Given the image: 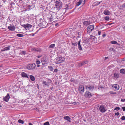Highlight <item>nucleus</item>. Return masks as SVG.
<instances>
[{
	"instance_id": "1",
	"label": "nucleus",
	"mask_w": 125,
	"mask_h": 125,
	"mask_svg": "<svg viewBox=\"0 0 125 125\" xmlns=\"http://www.w3.org/2000/svg\"><path fill=\"white\" fill-rule=\"evenodd\" d=\"M55 3V8L57 10H59L62 8V3L61 0L56 1Z\"/></svg>"
},
{
	"instance_id": "2",
	"label": "nucleus",
	"mask_w": 125,
	"mask_h": 125,
	"mask_svg": "<svg viewBox=\"0 0 125 125\" xmlns=\"http://www.w3.org/2000/svg\"><path fill=\"white\" fill-rule=\"evenodd\" d=\"M36 67L35 64L33 63L28 64L27 66V69L30 70H32L35 69Z\"/></svg>"
},
{
	"instance_id": "3",
	"label": "nucleus",
	"mask_w": 125,
	"mask_h": 125,
	"mask_svg": "<svg viewBox=\"0 0 125 125\" xmlns=\"http://www.w3.org/2000/svg\"><path fill=\"white\" fill-rule=\"evenodd\" d=\"M65 60V58L64 57H59L57 58L55 61V63L56 64L64 62Z\"/></svg>"
},
{
	"instance_id": "4",
	"label": "nucleus",
	"mask_w": 125,
	"mask_h": 125,
	"mask_svg": "<svg viewBox=\"0 0 125 125\" xmlns=\"http://www.w3.org/2000/svg\"><path fill=\"white\" fill-rule=\"evenodd\" d=\"M85 88L86 89L92 91L94 88V86L93 85L90 84L87 85L86 86Z\"/></svg>"
},
{
	"instance_id": "5",
	"label": "nucleus",
	"mask_w": 125,
	"mask_h": 125,
	"mask_svg": "<svg viewBox=\"0 0 125 125\" xmlns=\"http://www.w3.org/2000/svg\"><path fill=\"white\" fill-rule=\"evenodd\" d=\"M94 28V26L93 25L89 26L87 28V31L88 33H90L93 30Z\"/></svg>"
},
{
	"instance_id": "6",
	"label": "nucleus",
	"mask_w": 125,
	"mask_h": 125,
	"mask_svg": "<svg viewBox=\"0 0 125 125\" xmlns=\"http://www.w3.org/2000/svg\"><path fill=\"white\" fill-rule=\"evenodd\" d=\"M22 27L25 28L26 30H29L31 28L32 26L29 24H26L21 25Z\"/></svg>"
},
{
	"instance_id": "7",
	"label": "nucleus",
	"mask_w": 125,
	"mask_h": 125,
	"mask_svg": "<svg viewBox=\"0 0 125 125\" xmlns=\"http://www.w3.org/2000/svg\"><path fill=\"white\" fill-rule=\"evenodd\" d=\"M78 90L79 92L81 94H83L84 91V88L83 85H80L79 86Z\"/></svg>"
},
{
	"instance_id": "8",
	"label": "nucleus",
	"mask_w": 125,
	"mask_h": 125,
	"mask_svg": "<svg viewBox=\"0 0 125 125\" xmlns=\"http://www.w3.org/2000/svg\"><path fill=\"white\" fill-rule=\"evenodd\" d=\"M52 82L51 80L49 79L48 82H47L45 81H43L42 83V84H44L43 85L44 86L45 85L47 86H49L50 85V83H51Z\"/></svg>"
},
{
	"instance_id": "9",
	"label": "nucleus",
	"mask_w": 125,
	"mask_h": 125,
	"mask_svg": "<svg viewBox=\"0 0 125 125\" xmlns=\"http://www.w3.org/2000/svg\"><path fill=\"white\" fill-rule=\"evenodd\" d=\"M99 110L101 112L103 113L106 111V109L104 107L103 105H100L99 108Z\"/></svg>"
},
{
	"instance_id": "10",
	"label": "nucleus",
	"mask_w": 125,
	"mask_h": 125,
	"mask_svg": "<svg viewBox=\"0 0 125 125\" xmlns=\"http://www.w3.org/2000/svg\"><path fill=\"white\" fill-rule=\"evenodd\" d=\"M47 58L46 56L43 57L42 59L41 62L42 64L44 65L47 63Z\"/></svg>"
},
{
	"instance_id": "11",
	"label": "nucleus",
	"mask_w": 125,
	"mask_h": 125,
	"mask_svg": "<svg viewBox=\"0 0 125 125\" xmlns=\"http://www.w3.org/2000/svg\"><path fill=\"white\" fill-rule=\"evenodd\" d=\"M85 96L88 98L91 97L92 95L90 92L88 91H86L84 94Z\"/></svg>"
},
{
	"instance_id": "12",
	"label": "nucleus",
	"mask_w": 125,
	"mask_h": 125,
	"mask_svg": "<svg viewBox=\"0 0 125 125\" xmlns=\"http://www.w3.org/2000/svg\"><path fill=\"white\" fill-rule=\"evenodd\" d=\"M10 97L9 94H7V95L5 97H3V100L7 102L9 101Z\"/></svg>"
},
{
	"instance_id": "13",
	"label": "nucleus",
	"mask_w": 125,
	"mask_h": 125,
	"mask_svg": "<svg viewBox=\"0 0 125 125\" xmlns=\"http://www.w3.org/2000/svg\"><path fill=\"white\" fill-rule=\"evenodd\" d=\"M112 87L114 89V90L116 91H118L119 89V87L117 84H114L112 86Z\"/></svg>"
},
{
	"instance_id": "14",
	"label": "nucleus",
	"mask_w": 125,
	"mask_h": 125,
	"mask_svg": "<svg viewBox=\"0 0 125 125\" xmlns=\"http://www.w3.org/2000/svg\"><path fill=\"white\" fill-rule=\"evenodd\" d=\"M8 29L10 30L11 31H14L15 29V27L13 25H10L8 27Z\"/></svg>"
},
{
	"instance_id": "15",
	"label": "nucleus",
	"mask_w": 125,
	"mask_h": 125,
	"mask_svg": "<svg viewBox=\"0 0 125 125\" xmlns=\"http://www.w3.org/2000/svg\"><path fill=\"white\" fill-rule=\"evenodd\" d=\"M97 39L96 37L95 36L91 35L90 36L89 40L92 41H95Z\"/></svg>"
},
{
	"instance_id": "16",
	"label": "nucleus",
	"mask_w": 125,
	"mask_h": 125,
	"mask_svg": "<svg viewBox=\"0 0 125 125\" xmlns=\"http://www.w3.org/2000/svg\"><path fill=\"white\" fill-rule=\"evenodd\" d=\"M88 63V61H83L82 62L78 64V65L79 67H81V66L87 63Z\"/></svg>"
},
{
	"instance_id": "17",
	"label": "nucleus",
	"mask_w": 125,
	"mask_h": 125,
	"mask_svg": "<svg viewBox=\"0 0 125 125\" xmlns=\"http://www.w3.org/2000/svg\"><path fill=\"white\" fill-rule=\"evenodd\" d=\"M65 34L68 36H72L71 31L68 30L67 31L65 32Z\"/></svg>"
},
{
	"instance_id": "18",
	"label": "nucleus",
	"mask_w": 125,
	"mask_h": 125,
	"mask_svg": "<svg viewBox=\"0 0 125 125\" xmlns=\"http://www.w3.org/2000/svg\"><path fill=\"white\" fill-rule=\"evenodd\" d=\"M91 23V22L89 21H85L83 22V24L85 26L89 25Z\"/></svg>"
},
{
	"instance_id": "19",
	"label": "nucleus",
	"mask_w": 125,
	"mask_h": 125,
	"mask_svg": "<svg viewBox=\"0 0 125 125\" xmlns=\"http://www.w3.org/2000/svg\"><path fill=\"white\" fill-rule=\"evenodd\" d=\"M103 13L105 15H110V12L109 11L107 10H105L103 12Z\"/></svg>"
},
{
	"instance_id": "20",
	"label": "nucleus",
	"mask_w": 125,
	"mask_h": 125,
	"mask_svg": "<svg viewBox=\"0 0 125 125\" xmlns=\"http://www.w3.org/2000/svg\"><path fill=\"white\" fill-rule=\"evenodd\" d=\"M63 118L65 120L68 121L69 122H71V118L68 116H65Z\"/></svg>"
},
{
	"instance_id": "21",
	"label": "nucleus",
	"mask_w": 125,
	"mask_h": 125,
	"mask_svg": "<svg viewBox=\"0 0 125 125\" xmlns=\"http://www.w3.org/2000/svg\"><path fill=\"white\" fill-rule=\"evenodd\" d=\"M21 75L23 77H25L27 78H29L28 75L24 72H22L21 73Z\"/></svg>"
},
{
	"instance_id": "22",
	"label": "nucleus",
	"mask_w": 125,
	"mask_h": 125,
	"mask_svg": "<svg viewBox=\"0 0 125 125\" xmlns=\"http://www.w3.org/2000/svg\"><path fill=\"white\" fill-rule=\"evenodd\" d=\"M81 41H79V42H78V49L79 50H80L81 51L82 50V48L81 46V45H80V43Z\"/></svg>"
},
{
	"instance_id": "23",
	"label": "nucleus",
	"mask_w": 125,
	"mask_h": 125,
	"mask_svg": "<svg viewBox=\"0 0 125 125\" xmlns=\"http://www.w3.org/2000/svg\"><path fill=\"white\" fill-rule=\"evenodd\" d=\"M83 0H80L79 1L77 2L76 4L77 5V6H79L80 5L81 3H83V4H84L85 3V2H84L83 3Z\"/></svg>"
},
{
	"instance_id": "24",
	"label": "nucleus",
	"mask_w": 125,
	"mask_h": 125,
	"mask_svg": "<svg viewBox=\"0 0 125 125\" xmlns=\"http://www.w3.org/2000/svg\"><path fill=\"white\" fill-rule=\"evenodd\" d=\"M102 1H101L100 2H98V1H96L95 2H94L93 4V5L94 6H96L98 5H99V4H100L101 2Z\"/></svg>"
},
{
	"instance_id": "25",
	"label": "nucleus",
	"mask_w": 125,
	"mask_h": 125,
	"mask_svg": "<svg viewBox=\"0 0 125 125\" xmlns=\"http://www.w3.org/2000/svg\"><path fill=\"white\" fill-rule=\"evenodd\" d=\"M10 46H8L4 48V49H2L1 50V51H5L9 50L10 49Z\"/></svg>"
},
{
	"instance_id": "26",
	"label": "nucleus",
	"mask_w": 125,
	"mask_h": 125,
	"mask_svg": "<svg viewBox=\"0 0 125 125\" xmlns=\"http://www.w3.org/2000/svg\"><path fill=\"white\" fill-rule=\"evenodd\" d=\"M55 18V17L52 16V14H51V16L50 18H49V19L50 21H52Z\"/></svg>"
},
{
	"instance_id": "27",
	"label": "nucleus",
	"mask_w": 125,
	"mask_h": 125,
	"mask_svg": "<svg viewBox=\"0 0 125 125\" xmlns=\"http://www.w3.org/2000/svg\"><path fill=\"white\" fill-rule=\"evenodd\" d=\"M30 78L32 81H34L35 80V78L32 75H30Z\"/></svg>"
},
{
	"instance_id": "28",
	"label": "nucleus",
	"mask_w": 125,
	"mask_h": 125,
	"mask_svg": "<svg viewBox=\"0 0 125 125\" xmlns=\"http://www.w3.org/2000/svg\"><path fill=\"white\" fill-rule=\"evenodd\" d=\"M120 72L121 73L124 74L125 73V69H122L120 70Z\"/></svg>"
},
{
	"instance_id": "29",
	"label": "nucleus",
	"mask_w": 125,
	"mask_h": 125,
	"mask_svg": "<svg viewBox=\"0 0 125 125\" xmlns=\"http://www.w3.org/2000/svg\"><path fill=\"white\" fill-rule=\"evenodd\" d=\"M112 44H118V43L117 42L115 41H112L110 42Z\"/></svg>"
},
{
	"instance_id": "30",
	"label": "nucleus",
	"mask_w": 125,
	"mask_h": 125,
	"mask_svg": "<svg viewBox=\"0 0 125 125\" xmlns=\"http://www.w3.org/2000/svg\"><path fill=\"white\" fill-rule=\"evenodd\" d=\"M114 77L116 78H118L119 76V74L118 73H115L114 74Z\"/></svg>"
},
{
	"instance_id": "31",
	"label": "nucleus",
	"mask_w": 125,
	"mask_h": 125,
	"mask_svg": "<svg viewBox=\"0 0 125 125\" xmlns=\"http://www.w3.org/2000/svg\"><path fill=\"white\" fill-rule=\"evenodd\" d=\"M16 36L19 37H22L24 35L23 34H17Z\"/></svg>"
},
{
	"instance_id": "32",
	"label": "nucleus",
	"mask_w": 125,
	"mask_h": 125,
	"mask_svg": "<svg viewBox=\"0 0 125 125\" xmlns=\"http://www.w3.org/2000/svg\"><path fill=\"white\" fill-rule=\"evenodd\" d=\"M18 122L19 123H21L22 124H23L24 123V122L22 120H21V119L19 120H18Z\"/></svg>"
},
{
	"instance_id": "33",
	"label": "nucleus",
	"mask_w": 125,
	"mask_h": 125,
	"mask_svg": "<svg viewBox=\"0 0 125 125\" xmlns=\"http://www.w3.org/2000/svg\"><path fill=\"white\" fill-rule=\"evenodd\" d=\"M65 9L67 10L70 9H71L70 7L67 4L65 6Z\"/></svg>"
},
{
	"instance_id": "34",
	"label": "nucleus",
	"mask_w": 125,
	"mask_h": 125,
	"mask_svg": "<svg viewBox=\"0 0 125 125\" xmlns=\"http://www.w3.org/2000/svg\"><path fill=\"white\" fill-rule=\"evenodd\" d=\"M42 51V50L40 48H35V52H40Z\"/></svg>"
},
{
	"instance_id": "35",
	"label": "nucleus",
	"mask_w": 125,
	"mask_h": 125,
	"mask_svg": "<svg viewBox=\"0 0 125 125\" xmlns=\"http://www.w3.org/2000/svg\"><path fill=\"white\" fill-rule=\"evenodd\" d=\"M55 46V45L54 44H51L50 47V48H54Z\"/></svg>"
},
{
	"instance_id": "36",
	"label": "nucleus",
	"mask_w": 125,
	"mask_h": 125,
	"mask_svg": "<svg viewBox=\"0 0 125 125\" xmlns=\"http://www.w3.org/2000/svg\"><path fill=\"white\" fill-rule=\"evenodd\" d=\"M40 62L38 59H37L36 60V63L38 64H39L40 63Z\"/></svg>"
},
{
	"instance_id": "37",
	"label": "nucleus",
	"mask_w": 125,
	"mask_h": 125,
	"mask_svg": "<svg viewBox=\"0 0 125 125\" xmlns=\"http://www.w3.org/2000/svg\"><path fill=\"white\" fill-rule=\"evenodd\" d=\"M48 68L50 69V71H53V69L52 67L51 66H48Z\"/></svg>"
},
{
	"instance_id": "38",
	"label": "nucleus",
	"mask_w": 125,
	"mask_h": 125,
	"mask_svg": "<svg viewBox=\"0 0 125 125\" xmlns=\"http://www.w3.org/2000/svg\"><path fill=\"white\" fill-rule=\"evenodd\" d=\"M109 93L110 94H116V92H113V91H111L109 92Z\"/></svg>"
},
{
	"instance_id": "39",
	"label": "nucleus",
	"mask_w": 125,
	"mask_h": 125,
	"mask_svg": "<svg viewBox=\"0 0 125 125\" xmlns=\"http://www.w3.org/2000/svg\"><path fill=\"white\" fill-rule=\"evenodd\" d=\"M120 109V108L119 107H115V109L114 110H116V111H118V110H119Z\"/></svg>"
},
{
	"instance_id": "40",
	"label": "nucleus",
	"mask_w": 125,
	"mask_h": 125,
	"mask_svg": "<svg viewBox=\"0 0 125 125\" xmlns=\"http://www.w3.org/2000/svg\"><path fill=\"white\" fill-rule=\"evenodd\" d=\"M44 125H50L49 122H47L44 123Z\"/></svg>"
},
{
	"instance_id": "41",
	"label": "nucleus",
	"mask_w": 125,
	"mask_h": 125,
	"mask_svg": "<svg viewBox=\"0 0 125 125\" xmlns=\"http://www.w3.org/2000/svg\"><path fill=\"white\" fill-rule=\"evenodd\" d=\"M35 48L34 47L32 48L31 49V50L32 51L35 52Z\"/></svg>"
},
{
	"instance_id": "42",
	"label": "nucleus",
	"mask_w": 125,
	"mask_h": 125,
	"mask_svg": "<svg viewBox=\"0 0 125 125\" xmlns=\"http://www.w3.org/2000/svg\"><path fill=\"white\" fill-rule=\"evenodd\" d=\"M109 17L108 16H106L104 18L107 21H108L109 19Z\"/></svg>"
},
{
	"instance_id": "43",
	"label": "nucleus",
	"mask_w": 125,
	"mask_h": 125,
	"mask_svg": "<svg viewBox=\"0 0 125 125\" xmlns=\"http://www.w3.org/2000/svg\"><path fill=\"white\" fill-rule=\"evenodd\" d=\"M70 81L72 82H74V80L73 78H71L70 80Z\"/></svg>"
},
{
	"instance_id": "44",
	"label": "nucleus",
	"mask_w": 125,
	"mask_h": 125,
	"mask_svg": "<svg viewBox=\"0 0 125 125\" xmlns=\"http://www.w3.org/2000/svg\"><path fill=\"white\" fill-rule=\"evenodd\" d=\"M121 119L123 120H125V116H122Z\"/></svg>"
},
{
	"instance_id": "45",
	"label": "nucleus",
	"mask_w": 125,
	"mask_h": 125,
	"mask_svg": "<svg viewBox=\"0 0 125 125\" xmlns=\"http://www.w3.org/2000/svg\"><path fill=\"white\" fill-rule=\"evenodd\" d=\"M79 103L77 102H74L73 103V104L74 105H77L79 104Z\"/></svg>"
},
{
	"instance_id": "46",
	"label": "nucleus",
	"mask_w": 125,
	"mask_h": 125,
	"mask_svg": "<svg viewBox=\"0 0 125 125\" xmlns=\"http://www.w3.org/2000/svg\"><path fill=\"white\" fill-rule=\"evenodd\" d=\"M119 112L115 113V115L118 116L119 115Z\"/></svg>"
},
{
	"instance_id": "47",
	"label": "nucleus",
	"mask_w": 125,
	"mask_h": 125,
	"mask_svg": "<svg viewBox=\"0 0 125 125\" xmlns=\"http://www.w3.org/2000/svg\"><path fill=\"white\" fill-rule=\"evenodd\" d=\"M21 53H22V54H23L24 55H25L26 53V52L25 51H22L21 52Z\"/></svg>"
},
{
	"instance_id": "48",
	"label": "nucleus",
	"mask_w": 125,
	"mask_h": 125,
	"mask_svg": "<svg viewBox=\"0 0 125 125\" xmlns=\"http://www.w3.org/2000/svg\"><path fill=\"white\" fill-rule=\"evenodd\" d=\"M122 108L123 109V111H125V107H122Z\"/></svg>"
},
{
	"instance_id": "49",
	"label": "nucleus",
	"mask_w": 125,
	"mask_h": 125,
	"mask_svg": "<svg viewBox=\"0 0 125 125\" xmlns=\"http://www.w3.org/2000/svg\"><path fill=\"white\" fill-rule=\"evenodd\" d=\"M76 43H72V45L74 46H76L77 45Z\"/></svg>"
},
{
	"instance_id": "50",
	"label": "nucleus",
	"mask_w": 125,
	"mask_h": 125,
	"mask_svg": "<svg viewBox=\"0 0 125 125\" xmlns=\"http://www.w3.org/2000/svg\"><path fill=\"white\" fill-rule=\"evenodd\" d=\"M121 101L122 102H125V99H121Z\"/></svg>"
},
{
	"instance_id": "51",
	"label": "nucleus",
	"mask_w": 125,
	"mask_h": 125,
	"mask_svg": "<svg viewBox=\"0 0 125 125\" xmlns=\"http://www.w3.org/2000/svg\"><path fill=\"white\" fill-rule=\"evenodd\" d=\"M110 50L111 51H113V52H114L115 51L114 49L112 48H111L110 49Z\"/></svg>"
},
{
	"instance_id": "52",
	"label": "nucleus",
	"mask_w": 125,
	"mask_h": 125,
	"mask_svg": "<svg viewBox=\"0 0 125 125\" xmlns=\"http://www.w3.org/2000/svg\"><path fill=\"white\" fill-rule=\"evenodd\" d=\"M101 33V32L100 31H99L98 32V34L99 35H100Z\"/></svg>"
},
{
	"instance_id": "53",
	"label": "nucleus",
	"mask_w": 125,
	"mask_h": 125,
	"mask_svg": "<svg viewBox=\"0 0 125 125\" xmlns=\"http://www.w3.org/2000/svg\"><path fill=\"white\" fill-rule=\"evenodd\" d=\"M106 36V34H105V33H104V34H103V35H102V36L104 37H105Z\"/></svg>"
},
{
	"instance_id": "54",
	"label": "nucleus",
	"mask_w": 125,
	"mask_h": 125,
	"mask_svg": "<svg viewBox=\"0 0 125 125\" xmlns=\"http://www.w3.org/2000/svg\"><path fill=\"white\" fill-rule=\"evenodd\" d=\"M122 6L125 8V3H124L122 5Z\"/></svg>"
},
{
	"instance_id": "55",
	"label": "nucleus",
	"mask_w": 125,
	"mask_h": 125,
	"mask_svg": "<svg viewBox=\"0 0 125 125\" xmlns=\"http://www.w3.org/2000/svg\"><path fill=\"white\" fill-rule=\"evenodd\" d=\"M58 71V70L57 69H55L54 70V72H57Z\"/></svg>"
},
{
	"instance_id": "56",
	"label": "nucleus",
	"mask_w": 125,
	"mask_h": 125,
	"mask_svg": "<svg viewBox=\"0 0 125 125\" xmlns=\"http://www.w3.org/2000/svg\"><path fill=\"white\" fill-rule=\"evenodd\" d=\"M108 58V57H105L104 58V60H106Z\"/></svg>"
},
{
	"instance_id": "57",
	"label": "nucleus",
	"mask_w": 125,
	"mask_h": 125,
	"mask_svg": "<svg viewBox=\"0 0 125 125\" xmlns=\"http://www.w3.org/2000/svg\"><path fill=\"white\" fill-rule=\"evenodd\" d=\"M41 57V56H38L37 57L38 58H40Z\"/></svg>"
},
{
	"instance_id": "58",
	"label": "nucleus",
	"mask_w": 125,
	"mask_h": 125,
	"mask_svg": "<svg viewBox=\"0 0 125 125\" xmlns=\"http://www.w3.org/2000/svg\"><path fill=\"white\" fill-rule=\"evenodd\" d=\"M30 35H31L32 36H34V34L32 33V34H31Z\"/></svg>"
},
{
	"instance_id": "59",
	"label": "nucleus",
	"mask_w": 125,
	"mask_h": 125,
	"mask_svg": "<svg viewBox=\"0 0 125 125\" xmlns=\"http://www.w3.org/2000/svg\"><path fill=\"white\" fill-rule=\"evenodd\" d=\"M44 67L43 66H42V67H41V69H42L44 68Z\"/></svg>"
},
{
	"instance_id": "60",
	"label": "nucleus",
	"mask_w": 125,
	"mask_h": 125,
	"mask_svg": "<svg viewBox=\"0 0 125 125\" xmlns=\"http://www.w3.org/2000/svg\"><path fill=\"white\" fill-rule=\"evenodd\" d=\"M29 125H33L31 123H29Z\"/></svg>"
},
{
	"instance_id": "61",
	"label": "nucleus",
	"mask_w": 125,
	"mask_h": 125,
	"mask_svg": "<svg viewBox=\"0 0 125 125\" xmlns=\"http://www.w3.org/2000/svg\"><path fill=\"white\" fill-rule=\"evenodd\" d=\"M40 65H38L37 66L38 67H40Z\"/></svg>"
},
{
	"instance_id": "62",
	"label": "nucleus",
	"mask_w": 125,
	"mask_h": 125,
	"mask_svg": "<svg viewBox=\"0 0 125 125\" xmlns=\"http://www.w3.org/2000/svg\"><path fill=\"white\" fill-rule=\"evenodd\" d=\"M37 87L38 88V89H39V85H38V84H37Z\"/></svg>"
},
{
	"instance_id": "63",
	"label": "nucleus",
	"mask_w": 125,
	"mask_h": 125,
	"mask_svg": "<svg viewBox=\"0 0 125 125\" xmlns=\"http://www.w3.org/2000/svg\"><path fill=\"white\" fill-rule=\"evenodd\" d=\"M2 107V105H1L0 104V107Z\"/></svg>"
},
{
	"instance_id": "64",
	"label": "nucleus",
	"mask_w": 125,
	"mask_h": 125,
	"mask_svg": "<svg viewBox=\"0 0 125 125\" xmlns=\"http://www.w3.org/2000/svg\"><path fill=\"white\" fill-rule=\"evenodd\" d=\"M124 29L125 30V26L124 27Z\"/></svg>"
}]
</instances>
